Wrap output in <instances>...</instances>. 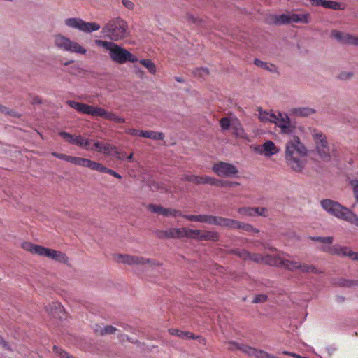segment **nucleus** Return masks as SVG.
Here are the masks:
<instances>
[{
	"label": "nucleus",
	"instance_id": "f257e3e1",
	"mask_svg": "<svg viewBox=\"0 0 358 358\" xmlns=\"http://www.w3.org/2000/svg\"><path fill=\"white\" fill-rule=\"evenodd\" d=\"M307 154L306 148L301 143L299 138L297 136H294L286 145L285 159L294 171H301L304 162L301 159V157H306Z\"/></svg>",
	"mask_w": 358,
	"mask_h": 358
},
{
	"label": "nucleus",
	"instance_id": "f03ea898",
	"mask_svg": "<svg viewBox=\"0 0 358 358\" xmlns=\"http://www.w3.org/2000/svg\"><path fill=\"white\" fill-rule=\"evenodd\" d=\"M95 43L107 50L110 59L117 64H123L128 62L134 63L138 61L135 55L113 41L96 40Z\"/></svg>",
	"mask_w": 358,
	"mask_h": 358
},
{
	"label": "nucleus",
	"instance_id": "7ed1b4c3",
	"mask_svg": "<svg viewBox=\"0 0 358 358\" xmlns=\"http://www.w3.org/2000/svg\"><path fill=\"white\" fill-rule=\"evenodd\" d=\"M66 103L72 108L84 114L94 117H102L106 120L113 121L116 123L125 122V120L123 117L117 116L116 114L99 106H90L71 100L67 101Z\"/></svg>",
	"mask_w": 358,
	"mask_h": 358
},
{
	"label": "nucleus",
	"instance_id": "20e7f679",
	"mask_svg": "<svg viewBox=\"0 0 358 358\" xmlns=\"http://www.w3.org/2000/svg\"><path fill=\"white\" fill-rule=\"evenodd\" d=\"M102 32L113 41L124 39L130 34L127 22L120 17L108 21L103 27Z\"/></svg>",
	"mask_w": 358,
	"mask_h": 358
},
{
	"label": "nucleus",
	"instance_id": "39448f33",
	"mask_svg": "<svg viewBox=\"0 0 358 358\" xmlns=\"http://www.w3.org/2000/svg\"><path fill=\"white\" fill-rule=\"evenodd\" d=\"M52 155L56 157H58L61 159L69 162L73 164L89 167L92 170H96L101 173H103L106 176L108 177H114L120 179L121 176L119 175L117 172L113 171L110 169H108L104 166L103 164L91 161L88 159L81 158V157H71L61 153L52 152Z\"/></svg>",
	"mask_w": 358,
	"mask_h": 358
},
{
	"label": "nucleus",
	"instance_id": "423d86ee",
	"mask_svg": "<svg viewBox=\"0 0 358 358\" xmlns=\"http://www.w3.org/2000/svg\"><path fill=\"white\" fill-rule=\"evenodd\" d=\"M321 206L331 215L358 227V217L338 202L327 199L321 201Z\"/></svg>",
	"mask_w": 358,
	"mask_h": 358
},
{
	"label": "nucleus",
	"instance_id": "0eeeda50",
	"mask_svg": "<svg viewBox=\"0 0 358 358\" xmlns=\"http://www.w3.org/2000/svg\"><path fill=\"white\" fill-rule=\"evenodd\" d=\"M314 140L315 149L313 152L324 162H329L333 155L332 150L327 142V137L321 132L314 129L312 133Z\"/></svg>",
	"mask_w": 358,
	"mask_h": 358
},
{
	"label": "nucleus",
	"instance_id": "6e6552de",
	"mask_svg": "<svg viewBox=\"0 0 358 358\" xmlns=\"http://www.w3.org/2000/svg\"><path fill=\"white\" fill-rule=\"evenodd\" d=\"M54 43L58 49L63 51L83 55L87 53V50L83 46L61 34L54 36Z\"/></svg>",
	"mask_w": 358,
	"mask_h": 358
},
{
	"label": "nucleus",
	"instance_id": "1a4fd4ad",
	"mask_svg": "<svg viewBox=\"0 0 358 358\" xmlns=\"http://www.w3.org/2000/svg\"><path fill=\"white\" fill-rule=\"evenodd\" d=\"M65 24L71 28L78 29L85 33H90L100 29L101 26L96 22H86L80 18H68Z\"/></svg>",
	"mask_w": 358,
	"mask_h": 358
},
{
	"label": "nucleus",
	"instance_id": "9d476101",
	"mask_svg": "<svg viewBox=\"0 0 358 358\" xmlns=\"http://www.w3.org/2000/svg\"><path fill=\"white\" fill-rule=\"evenodd\" d=\"M212 170L220 177L224 178H238V170L237 168L229 163L220 162L214 164Z\"/></svg>",
	"mask_w": 358,
	"mask_h": 358
},
{
	"label": "nucleus",
	"instance_id": "9b49d317",
	"mask_svg": "<svg viewBox=\"0 0 358 358\" xmlns=\"http://www.w3.org/2000/svg\"><path fill=\"white\" fill-rule=\"evenodd\" d=\"M119 259L122 263L129 265H144L148 264L150 267L161 266V264L152 259L144 258L142 257L131 256L129 255H119Z\"/></svg>",
	"mask_w": 358,
	"mask_h": 358
},
{
	"label": "nucleus",
	"instance_id": "f8f14e48",
	"mask_svg": "<svg viewBox=\"0 0 358 358\" xmlns=\"http://www.w3.org/2000/svg\"><path fill=\"white\" fill-rule=\"evenodd\" d=\"M331 36L341 43L348 45H355L357 47L358 45V36L352 35L334 29L331 31Z\"/></svg>",
	"mask_w": 358,
	"mask_h": 358
},
{
	"label": "nucleus",
	"instance_id": "ddd939ff",
	"mask_svg": "<svg viewBox=\"0 0 358 358\" xmlns=\"http://www.w3.org/2000/svg\"><path fill=\"white\" fill-rule=\"evenodd\" d=\"M189 232L192 235L190 238L198 241H211L215 242L218 241L220 238V234L216 231L191 229Z\"/></svg>",
	"mask_w": 358,
	"mask_h": 358
},
{
	"label": "nucleus",
	"instance_id": "4468645a",
	"mask_svg": "<svg viewBox=\"0 0 358 358\" xmlns=\"http://www.w3.org/2000/svg\"><path fill=\"white\" fill-rule=\"evenodd\" d=\"M46 310L50 315L60 320H65L67 317L63 306L57 301L48 304L46 306Z\"/></svg>",
	"mask_w": 358,
	"mask_h": 358
},
{
	"label": "nucleus",
	"instance_id": "2eb2a0df",
	"mask_svg": "<svg viewBox=\"0 0 358 358\" xmlns=\"http://www.w3.org/2000/svg\"><path fill=\"white\" fill-rule=\"evenodd\" d=\"M256 151L266 157H271L279 152V149L271 141H266L261 146L257 148Z\"/></svg>",
	"mask_w": 358,
	"mask_h": 358
},
{
	"label": "nucleus",
	"instance_id": "dca6fc26",
	"mask_svg": "<svg viewBox=\"0 0 358 358\" xmlns=\"http://www.w3.org/2000/svg\"><path fill=\"white\" fill-rule=\"evenodd\" d=\"M281 129L282 132L285 134H290L292 132L294 127H292L289 117L286 114L278 113L277 114V122H274Z\"/></svg>",
	"mask_w": 358,
	"mask_h": 358
},
{
	"label": "nucleus",
	"instance_id": "f3484780",
	"mask_svg": "<svg viewBox=\"0 0 358 358\" xmlns=\"http://www.w3.org/2000/svg\"><path fill=\"white\" fill-rule=\"evenodd\" d=\"M196 184H209L217 187H236L240 183L231 180H194Z\"/></svg>",
	"mask_w": 358,
	"mask_h": 358
},
{
	"label": "nucleus",
	"instance_id": "a211bd4d",
	"mask_svg": "<svg viewBox=\"0 0 358 358\" xmlns=\"http://www.w3.org/2000/svg\"><path fill=\"white\" fill-rule=\"evenodd\" d=\"M148 182L146 185L150 187L152 192H159L160 193L172 192L166 185H165L161 180H145Z\"/></svg>",
	"mask_w": 358,
	"mask_h": 358
},
{
	"label": "nucleus",
	"instance_id": "6ab92c4d",
	"mask_svg": "<svg viewBox=\"0 0 358 358\" xmlns=\"http://www.w3.org/2000/svg\"><path fill=\"white\" fill-rule=\"evenodd\" d=\"M189 228H171L168 229L169 238H179L182 237L190 238L192 235Z\"/></svg>",
	"mask_w": 358,
	"mask_h": 358
},
{
	"label": "nucleus",
	"instance_id": "aec40b11",
	"mask_svg": "<svg viewBox=\"0 0 358 358\" xmlns=\"http://www.w3.org/2000/svg\"><path fill=\"white\" fill-rule=\"evenodd\" d=\"M333 285L340 287H358V280H350L343 278H337L333 280Z\"/></svg>",
	"mask_w": 358,
	"mask_h": 358
},
{
	"label": "nucleus",
	"instance_id": "412c9836",
	"mask_svg": "<svg viewBox=\"0 0 358 358\" xmlns=\"http://www.w3.org/2000/svg\"><path fill=\"white\" fill-rule=\"evenodd\" d=\"M258 118L262 122H277V115L273 112L263 110L261 108H258Z\"/></svg>",
	"mask_w": 358,
	"mask_h": 358
},
{
	"label": "nucleus",
	"instance_id": "4be33fe9",
	"mask_svg": "<svg viewBox=\"0 0 358 358\" xmlns=\"http://www.w3.org/2000/svg\"><path fill=\"white\" fill-rule=\"evenodd\" d=\"M94 146L98 152H103L105 155H113L118 154L117 149L115 147L111 145L110 144H104L96 142L94 143Z\"/></svg>",
	"mask_w": 358,
	"mask_h": 358
},
{
	"label": "nucleus",
	"instance_id": "5701e85b",
	"mask_svg": "<svg viewBox=\"0 0 358 358\" xmlns=\"http://www.w3.org/2000/svg\"><path fill=\"white\" fill-rule=\"evenodd\" d=\"M59 134L67 142L76 144L79 146H82L84 141V138L81 136H73L69 133L65 131H60Z\"/></svg>",
	"mask_w": 358,
	"mask_h": 358
},
{
	"label": "nucleus",
	"instance_id": "b1692460",
	"mask_svg": "<svg viewBox=\"0 0 358 358\" xmlns=\"http://www.w3.org/2000/svg\"><path fill=\"white\" fill-rule=\"evenodd\" d=\"M49 258L52 259L55 261H57L59 263H62V264H66L68 266H70L69 264V259L68 256L65 253H64L61 251H58V250L52 249Z\"/></svg>",
	"mask_w": 358,
	"mask_h": 358
},
{
	"label": "nucleus",
	"instance_id": "393cba45",
	"mask_svg": "<svg viewBox=\"0 0 358 358\" xmlns=\"http://www.w3.org/2000/svg\"><path fill=\"white\" fill-rule=\"evenodd\" d=\"M231 130L233 134L238 138H241L244 139L248 138L244 129L243 128L241 123L238 122V121H235L231 123Z\"/></svg>",
	"mask_w": 358,
	"mask_h": 358
},
{
	"label": "nucleus",
	"instance_id": "a878e982",
	"mask_svg": "<svg viewBox=\"0 0 358 358\" xmlns=\"http://www.w3.org/2000/svg\"><path fill=\"white\" fill-rule=\"evenodd\" d=\"M292 111L293 114L299 117H307L316 113V110L314 108L309 107L296 108H293Z\"/></svg>",
	"mask_w": 358,
	"mask_h": 358
},
{
	"label": "nucleus",
	"instance_id": "bb28decb",
	"mask_svg": "<svg viewBox=\"0 0 358 358\" xmlns=\"http://www.w3.org/2000/svg\"><path fill=\"white\" fill-rule=\"evenodd\" d=\"M139 136L141 137L151 138L154 140H163L164 134L162 132H155L153 131H139Z\"/></svg>",
	"mask_w": 358,
	"mask_h": 358
},
{
	"label": "nucleus",
	"instance_id": "cd10ccee",
	"mask_svg": "<svg viewBox=\"0 0 358 358\" xmlns=\"http://www.w3.org/2000/svg\"><path fill=\"white\" fill-rule=\"evenodd\" d=\"M117 330V329L112 325H106L103 328L96 325L94 329V332L99 336H103L107 334H115Z\"/></svg>",
	"mask_w": 358,
	"mask_h": 358
},
{
	"label": "nucleus",
	"instance_id": "c85d7f7f",
	"mask_svg": "<svg viewBox=\"0 0 358 358\" xmlns=\"http://www.w3.org/2000/svg\"><path fill=\"white\" fill-rule=\"evenodd\" d=\"M239 221L231 218L220 217L219 226L230 229H237Z\"/></svg>",
	"mask_w": 358,
	"mask_h": 358
},
{
	"label": "nucleus",
	"instance_id": "c756f323",
	"mask_svg": "<svg viewBox=\"0 0 358 358\" xmlns=\"http://www.w3.org/2000/svg\"><path fill=\"white\" fill-rule=\"evenodd\" d=\"M254 64L257 66L261 67V68L266 69L270 72L278 73V67L273 64L267 63V62L261 61L260 59H255L254 60Z\"/></svg>",
	"mask_w": 358,
	"mask_h": 358
},
{
	"label": "nucleus",
	"instance_id": "7c9ffc66",
	"mask_svg": "<svg viewBox=\"0 0 358 358\" xmlns=\"http://www.w3.org/2000/svg\"><path fill=\"white\" fill-rule=\"evenodd\" d=\"M282 259H283L279 257L266 255L265 257H264V262L270 266L280 267L282 266Z\"/></svg>",
	"mask_w": 358,
	"mask_h": 358
},
{
	"label": "nucleus",
	"instance_id": "2f4dec72",
	"mask_svg": "<svg viewBox=\"0 0 358 358\" xmlns=\"http://www.w3.org/2000/svg\"><path fill=\"white\" fill-rule=\"evenodd\" d=\"M281 266L285 268L286 269L290 271H294L296 269H300L301 263L295 261H291L287 259H283Z\"/></svg>",
	"mask_w": 358,
	"mask_h": 358
},
{
	"label": "nucleus",
	"instance_id": "473e14b6",
	"mask_svg": "<svg viewBox=\"0 0 358 358\" xmlns=\"http://www.w3.org/2000/svg\"><path fill=\"white\" fill-rule=\"evenodd\" d=\"M140 64L146 68L149 73L155 75L157 72V68L155 63L150 59H143L139 61Z\"/></svg>",
	"mask_w": 358,
	"mask_h": 358
},
{
	"label": "nucleus",
	"instance_id": "72a5a7b5",
	"mask_svg": "<svg viewBox=\"0 0 358 358\" xmlns=\"http://www.w3.org/2000/svg\"><path fill=\"white\" fill-rule=\"evenodd\" d=\"M289 24L292 22H303V23H308L310 20V15L306 14L303 16H299L296 14H292L291 15H289Z\"/></svg>",
	"mask_w": 358,
	"mask_h": 358
},
{
	"label": "nucleus",
	"instance_id": "f704fd0d",
	"mask_svg": "<svg viewBox=\"0 0 358 358\" xmlns=\"http://www.w3.org/2000/svg\"><path fill=\"white\" fill-rule=\"evenodd\" d=\"M324 8H329V9H332V10H344L345 8V5L342 3H339V2H336V1H334L325 0V3H324Z\"/></svg>",
	"mask_w": 358,
	"mask_h": 358
},
{
	"label": "nucleus",
	"instance_id": "c9c22d12",
	"mask_svg": "<svg viewBox=\"0 0 358 358\" xmlns=\"http://www.w3.org/2000/svg\"><path fill=\"white\" fill-rule=\"evenodd\" d=\"M220 220V216H214V215H202V222L208 223L209 224L219 226Z\"/></svg>",
	"mask_w": 358,
	"mask_h": 358
},
{
	"label": "nucleus",
	"instance_id": "e433bc0d",
	"mask_svg": "<svg viewBox=\"0 0 358 358\" xmlns=\"http://www.w3.org/2000/svg\"><path fill=\"white\" fill-rule=\"evenodd\" d=\"M257 210L255 207H242L238 209V213L242 215L254 216Z\"/></svg>",
	"mask_w": 358,
	"mask_h": 358
},
{
	"label": "nucleus",
	"instance_id": "4c0bfd02",
	"mask_svg": "<svg viewBox=\"0 0 358 358\" xmlns=\"http://www.w3.org/2000/svg\"><path fill=\"white\" fill-rule=\"evenodd\" d=\"M300 269L303 273H316V274H320V273H322V271L317 269L315 267V266L308 265L306 264H301Z\"/></svg>",
	"mask_w": 358,
	"mask_h": 358
},
{
	"label": "nucleus",
	"instance_id": "58836bf2",
	"mask_svg": "<svg viewBox=\"0 0 358 358\" xmlns=\"http://www.w3.org/2000/svg\"><path fill=\"white\" fill-rule=\"evenodd\" d=\"M237 229L243 230L247 232L259 233V230L255 228L252 224L239 221Z\"/></svg>",
	"mask_w": 358,
	"mask_h": 358
},
{
	"label": "nucleus",
	"instance_id": "ea45409f",
	"mask_svg": "<svg viewBox=\"0 0 358 358\" xmlns=\"http://www.w3.org/2000/svg\"><path fill=\"white\" fill-rule=\"evenodd\" d=\"M247 255H245V258L244 260H252L254 262L259 263L262 261H264V257L257 253H250L249 251L246 250Z\"/></svg>",
	"mask_w": 358,
	"mask_h": 358
},
{
	"label": "nucleus",
	"instance_id": "a19ab883",
	"mask_svg": "<svg viewBox=\"0 0 358 358\" xmlns=\"http://www.w3.org/2000/svg\"><path fill=\"white\" fill-rule=\"evenodd\" d=\"M186 19L189 22L196 25H201L205 22L203 18L190 13L187 14Z\"/></svg>",
	"mask_w": 358,
	"mask_h": 358
},
{
	"label": "nucleus",
	"instance_id": "79ce46f5",
	"mask_svg": "<svg viewBox=\"0 0 358 358\" xmlns=\"http://www.w3.org/2000/svg\"><path fill=\"white\" fill-rule=\"evenodd\" d=\"M310 240L316 242H320L325 244H331L334 241L333 236H310Z\"/></svg>",
	"mask_w": 358,
	"mask_h": 358
},
{
	"label": "nucleus",
	"instance_id": "37998d69",
	"mask_svg": "<svg viewBox=\"0 0 358 358\" xmlns=\"http://www.w3.org/2000/svg\"><path fill=\"white\" fill-rule=\"evenodd\" d=\"M162 215L164 217L171 216L176 217L177 216H182V213L178 210L164 208Z\"/></svg>",
	"mask_w": 358,
	"mask_h": 358
},
{
	"label": "nucleus",
	"instance_id": "c03bdc74",
	"mask_svg": "<svg viewBox=\"0 0 358 358\" xmlns=\"http://www.w3.org/2000/svg\"><path fill=\"white\" fill-rule=\"evenodd\" d=\"M336 250L338 251V254H336L338 256H342V257H348L350 258L349 253L354 252L352 251L350 248L348 247H341L338 245H336Z\"/></svg>",
	"mask_w": 358,
	"mask_h": 358
},
{
	"label": "nucleus",
	"instance_id": "a18cd8bd",
	"mask_svg": "<svg viewBox=\"0 0 358 358\" xmlns=\"http://www.w3.org/2000/svg\"><path fill=\"white\" fill-rule=\"evenodd\" d=\"M227 253L230 254V255H236L243 260H244V258H245V256H246L245 255H247L246 250H244V249L239 250L238 248L230 249V250H227Z\"/></svg>",
	"mask_w": 358,
	"mask_h": 358
},
{
	"label": "nucleus",
	"instance_id": "49530a36",
	"mask_svg": "<svg viewBox=\"0 0 358 358\" xmlns=\"http://www.w3.org/2000/svg\"><path fill=\"white\" fill-rule=\"evenodd\" d=\"M22 248L33 254H36V248H38V245H35L29 242H24L22 245Z\"/></svg>",
	"mask_w": 358,
	"mask_h": 358
},
{
	"label": "nucleus",
	"instance_id": "de8ad7c7",
	"mask_svg": "<svg viewBox=\"0 0 358 358\" xmlns=\"http://www.w3.org/2000/svg\"><path fill=\"white\" fill-rule=\"evenodd\" d=\"M51 250L50 248L38 245V248H36V255L49 258Z\"/></svg>",
	"mask_w": 358,
	"mask_h": 358
},
{
	"label": "nucleus",
	"instance_id": "09e8293b",
	"mask_svg": "<svg viewBox=\"0 0 358 358\" xmlns=\"http://www.w3.org/2000/svg\"><path fill=\"white\" fill-rule=\"evenodd\" d=\"M320 250L329 253L330 255H334L336 254H338L336 250V245H322L320 248Z\"/></svg>",
	"mask_w": 358,
	"mask_h": 358
},
{
	"label": "nucleus",
	"instance_id": "8fccbe9b",
	"mask_svg": "<svg viewBox=\"0 0 358 358\" xmlns=\"http://www.w3.org/2000/svg\"><path fill=\"white\" fill-rule=\"evenodd\" d=\"M52 350L55 353H56L60 358H69V355L68 352H66L63 349L59 348L57 345H53Z\"/></svg>",
	"mask_w": 358,
	"mask_h": 358
},
{
	"label": "nucleus",
	"instance_id": "3c124183",
	"mask_svg": "<svg viewBox=\"0 0 358 358\" xmlns=\"http://www.w3.org/2000/svg\"><path fill=\"white\" fill-rule=\"evenodd\" d=\"M169 332L173 336H176L179 338L186 339V335L188 334V331H184L176 329H169Z\"/></svg>",
	"mask_w": 358,
	"mask_h": 358
},
{
	"label": "nucleus",
	"instance_id": "603ef678",
	"mask_svg": "<svg viewBox=\"0 0 358 358\" xmlns=\"http://www.w3.org/2000/svg\"><path fill=\"white\" fill-rule=\"evenodd\" d=\"M148 210L151 211L152 213L162 215L164 207H162V206H157L155 204H149L148 206Z\"/></svg>",
	"mask_w": 358,
	"mask_h": 358
},
{
	"label": "nucleus",
	"instance_id": "864d4df0",
	"mask_svg": "<svg viewBox=\"0 0 358 358\" xmlns=\"http://www.w3.org/2000/svg\"><path fill=\"white\" fill-rule=\"evenodd\" d=\"M220 124L223 130H227L231 127L230 120L227 117H223L220 120Z\"/></svg>",
	"mask_w": 358,
	"mask_h": 358
},
{
	"label": "nucleus",
	"instance_id": "5fc2aeb1",
	"mask_svg": "<svg viewBox=\"0 0 358 358\" xmlns=\"http://www.w3.org/2000/svg\"><path fill=\"white\" fill-rule=\"evenodd\" d=\"M354 74L352 72H350V71H342L341 72L338 76V78L340 79V80H350L351 79L352 77H353Z\"/></svg>",
	"mask_w": 358,
	"mask_h": 358
},
{
	"label": "nucleus",
	"instance_id": "6e6d98bb",
	"mask_svg": "<svg viewBox=\"0 0 358 358\" xmlns=\"http://www.w3.org/2000/svg\"><path fill=\"white\" fill-rule=\"evenodd\" d=\"M268 299V296L266 294H258V295H256L253 300H252V303H264L267 301Z\"/></svg>",
	"mask_w": 358,
	"mask_h": 358
},
{
	"label": "nucleus",
	"instance_id": "4d7b16f0",
	"mask_svg": "<svg viewBox=\"0 0 358 358\" xmlns=\"http://www.w3.org/2000/svg\"><path fill=\"white\" fill-rule=\"evenodd\" d=\"M202 215H183V217L192 222H202Z\"/></svg>",
	"mask_w": 358,
	"mask_h": 358
},
{
	"label": "nucleus",
	"instance_id": "13d9d810",
	"mask_svg": "<svg viewBox=\"0 0 358 358\" xmlns=\"http://www.w3.org/2000/svg\"><path fill=\"white\" fill-rule=\"evenodd\" d=\"M155 235L159 239L169 238L168 229L167 230H157Z\"/></svg>",
	"mask_w": 358,
	"mask_h": 358
},
{
	"label": "nucleus",
	"instance_id": "bf43d9fd",
	"mask_svg": "<svg viewBox=\"0 0 358 358\" xmlns=\"http://www.w3.org/2000/svg\"><path fill=\"white\" fill-rule=\"evenodd\" d=\"M123 6L129 10L135 8V3L131 0H122Z\"/></svg>",
	"mask_w": 358,
	"mask_h": 358
},
{
	"label": "nucleus",
	"instance_id": "052dcab7",
	"mask_svg": "<svg viewBox=\"0 0 358 358\" xmlns=\"http://www.w3.org/2000/svg\"><path fill=\"white\" fill-rule=\"evenodd\" d=\"M285 24H289V15L285 14L278 15V25Z\"/></svg>",
	"mask_w": 358,
	"mask_h": 358
},
{
	"label": "nucleus",
	"instance_id": "680f3d73",
	"mask_svg": "<svg viewBox=\"0 0 358 358\" xmlns=\"http://www.w3.org/2000/svg\"><path fill=\"white\" fill-rule=\"evenodd\" d=\"M196 73L198 74L199 76L203 77L210 75V71L206 67H201L196 69Z\"/></svg>",
	"mask_w": 358,
	"mask_h": 358
},
{
	"label": "nucleus",
	"instance_id": "e2e57ef3",
	"mask_svg": "<svg viewBox=\"0 0 358 358\" xmlns=\"http://www.w3.org/2000/svg\"><path fill=\"white\" fill-rule=\"evenodd\" d=\"M351 185L353 186V192L357 201H358V180H350Z\"/></svg>",
	"mask_w": 358,
	"mask_h": 358
},
{
	"label": "nucleus",
	"instance_id": "0e129e2a",
	"mask_svg": "<svg viewBox=\"0 0 358 358\" xmlns=\"http://www.w3.org/2000/svg\"><path fill=\"white\" fill-rule=\"evenodd\" d=\"M267 21L269 24H278V15H271L268 17Z\"/></svg>",
	"mask_w": 358,
	"mask_h": 358
},
{
	"label": "nucleus",
	"instance_id": "69168bd1",
	"mask_svg": "<svg viewBox=\"0 0 358 358\" xmlns=\"http://www.w3.org/2000/svg\"><path fill=\"white\" fill-rule=\"evenodd\" d=\"M0 345H1L4 349L13 351L12 348L8 345V342H6L2 336H0Z\"/></svg>",
	"mask_w": 358,
	"mask_h": 358
},
{
	"label": "nucleus",
	"instance_id": "338daca9",
	"mask_svg": "<svg viewBox=\"0 0 358 358\" xmlns=\"http://www.w3.org/2000/svg\"><path fill=\"white\" fill-rule=\"evenodd\" d=\"M256 208H258V210L257 212H255V215H261V216H263V217H266V213H267V209L266 208H264V207H255Z\"/></svg>",
	"mask_w": 358,
	"mask_h": 358
},
{
	"label": "nucleus",
	"instance_id": "774afa93",
	"mask_svg": "<svg viewBox=\"0 0 358 358\" xmlns=\"http://www.w3.org/2000/svg\"><path fill=\"white\" fill-rule=\"evenodd\" d=\"M6 115L14 117H20V115L17 112H16L15 110L10 109L9 108H8Z\"/></svg>",
	"mask_w": 358,
	"mask_h": 358
}]
</instances>
